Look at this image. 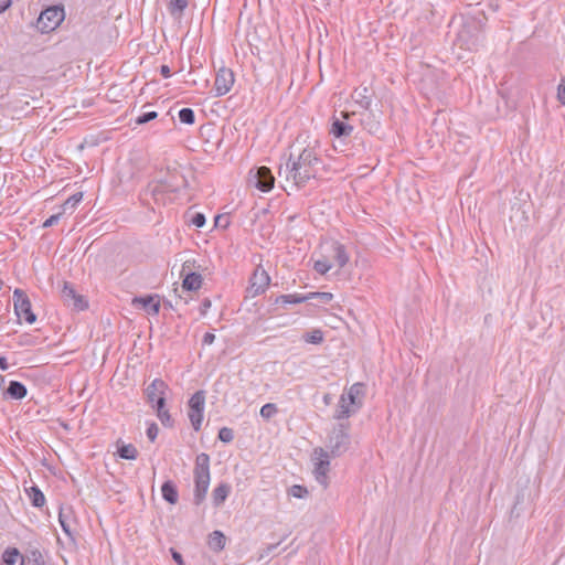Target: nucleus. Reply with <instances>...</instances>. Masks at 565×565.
I'll return each mask as SVG.
<instances>
[{
    "label": "nucleus",
    "mask_w": 565,
    "mask_h": 565,
    "mask_svg": "<svg viewBox=\"0 0 565 565\" xmlns=\"http://www.w3.org/2000/svg\"><path fill=\"white\" fill-rule=\"evenodd\" d=\"M321 163L316 150L307 147L296 158L290 154L285 166L280 164L278 175H284L286 180H292L297 188H302L317 177L318 166Z\"/></svg>",
    "instance_id": "f257e3e1"
},
{
    "label": "nucleus",
    "mask_w": 565,
    "mask_h": 565,
    "mask_svg": "<svg viewBox=\"0 0 565 565\" xmlns=\"http://www.w3.org/2000/svg\"><path fill=\"white\" fill-rule=\"evenodd\" d=\"M364 384L354 383L348 391L340 395L333 418L342 420L356 414L363 405Z\"/></svg>",
    "instance_id": "f03ea898"
},
{
    "label": "nucleus",
    "mask_w": 565,
    "mask_h": 565,
    "mask_svg": "<svg viewBox=\"0 0 565 565\" xmlns=\"http://www.w3.org/2000/svg\"><path fill=\"white\" fill-rule=\"evenodd\" d=\"M193 503L195 505H200L205 500L211 481L210 456L207 454L201 452L196 456L193 469Z\"/></svg>",
    "instance_id": "7ed1b4c3"
},
{
    "label": "nucleus",
    "mask_w": 565,
    "mask_h": 565,
    "mask_svg": "<svg viewBox=\"0 0 565 565\" xmlns=\"http://www.w3.org/2000/svg\"><path fill=\"white\" fill-rule=\"evenodd\" d=\"M350 424L339 423L337 424L330 435L328 436L327 448L330 455L335 458L342 456L350 447Z\"/></svg>",
    "instance_id": "20e7f679"
},
{
    "label": "nucleus",
    "mask_w": 565,
    "mask_h": 565,
    "mask_svg": "<svg viewBox=\"0 0 565 565\" xmlns=\"http://www.w3.org/2000/svg\"><path fill=\"white\" fill-rule=\"evenodd\" d=\"M65 19V10L62 4L44 9L36 21V28L42 33L54 31Z\"/></svg>",
    "instance_id": "39448f33"
},
{
    "label": "nucleus",
    "mask_w": 565,
    "mask_h": 565,
    "mask_svg": "<svg viewBox=\"0 0 565 565\" xmlns=\"http://www.w3.org/2000/svg\"><path fill=\"white\" fill-rule=\"evenodd\" d=\"M312 456L315 460V478L326 489L329 484L330 455L324 448L317 447L313 449Z\"/></svg>",
    "instance_id": "423d86ee"
},
{
    "label": "nucleus",
    "mask_w": 565,
    "mask_h": 565,
    "mask_svg": "<svg viewBox=\"0 0 565 565\" xmlns=\"http://www.w3.org/2000/svg\"><path fill=\"white\" fill-rule=\"evenodd\" d=\"M13 306L14 313L19 321L21 318L29 324H33L36 321V315L32 310L30 298L22 289H14L13 291Z\"/></svg>",
    "instance_id": "0eeeda50"
},
{
    "label": "nucleus",
    "mask_w": 565,
    "mask_h": 565,
    "mask_svg": "<svg viewBox=\"0 0 565 565\" xmlns=\"http://www.w3.org/2000/svg\"><path fill=\"white\" fill-rule=\"evenodd\" d=\"M189 419L195 431L201 429L203 422V413L205 405V392L203 390L196 391L189 399Z\"/></svg>",
    "instance_id": "6e6552de"
},
{
    "label": "nucleus",
    "mask_w": 565,
    "mask_h": 565,
    "mask_svg": "<svg viewBox=\"0 0 565 565\" xmlns=\"http://www.w3.org/2000/svg\"><path fill=\"white\" fill-rule=\"evenodd\" d=\"M169 392L168 384L162 379H154L146 388L145 395L147 403L152 407L159 406L158 399L162 398L163 404L167 401V393Z\"/></svg>",
    "instance_id": "1a4fd4ad"
},
{
    "label": "nucleus",
    "mask_w": 565,
    "mask_h": 565,
    "mask_svg": "<svg viewBox=\"0 0 565 565\" xmlns=\"http://www.w3.org/2000/svg\"><path fill=\"white\" fill-rule=\"evenodd\" d=\"M194 260L184 262L180 273V276L182 277V288L188 291H196L203 284L202 275L191 270V267L194 265Z\"/></svg>",
    "instance_id": "9d476101"
},
{
    "label": "nucleus",
    "mask_w": 565,
    "mask_h": 565,
    "mask_svg": "<svg viewBox=\"0 0 565 565\" xmlns=\"http://www.w3.org/2000/svg\"><path fill=\"white\" fill-rule=\"evenodd\" d=\"M234 73L231 68L221 67L215 76L214 90L215 96L221 97L227 94L234 84Z\"/></svg>",
    "instance_id": "9b49d317"
},
{
    "label": "nucleus",
    "mask_w": 565,
    "mask_h": 565,
    "mask_svg": "<svg viewBox=\"0 0 565 565\" xmlns=\"http://www.w3.org/2000/svg\"><path fill=\"white\" fill-rule=\"evenodd\" d=\"M350 118L348 111H341L340 117L333 116L331 118L330 134L335 138H347L353 132V126L349 125L347 120Z\"/></svg>",
    "instance_id": "f8f14e48"
},
{
    "label": "nucleus",
    "mask_w": 565,
    "mask_h": 565,
    "mask_svg": "<svg viewBox=\"0 0 565 565\" xmlns=\"http://www.w3.org/2000/svg\"><path fill=\"white\" fill-rule=\"evenodd\" d=\"M188 180L184 175H172L171 180H161L159 181L151 190L152 195L157 196L159 193H163L166 191L169 192H178L181 186H186Z\"/></svg>",
    "instance_id": "ddd939ff"
},
{
    "label": "nucleus",
    "mask_w": 565,
    "mask_h": 565,
    "mask_svg": "<svg viewBox=\"0 0 565 565\" xmlns=\"http://www.w3.org/2000/svg\"><path fill=\"white\" fill-rule=\"evenodd\" d=\"M253 178L255 180L254 185L263 192H268L274 186L275 178L267 167L256 168Z\"/></svg>",
    "instance_id": "4468645a"
},
{
    "label": "nucleus",
    "mask_w": 565,
    "mask_h": 565,
    "mask_svg": "<svg viewBox=\"0 0 565 565\" xmlns=\"http://www.w3.org/2000/svg\"><path fill=\"white\" fill-rule=\"evenodd\" d=\"M270 282V277L266 270L256 268L253 276L250 277V286L248 291L252 296L263 294Z\"/></svg>",
    "instance_id": "2eb2a0df"
},
{
    "label": "nucleus",
    "mask_w": 565,
    "mask_h": 565,
    "mask_svg": "<svg viewBox=\"0 0 565 565\" xmlns=\"http://www.w3.org/2000/svg\"><path fill=\"white\" fill-rule=\"evenodd\" d=\"M374 96V90L364 84L356 87L351 97L363 109H370Z\"/></svg>",
    "instance_id": "dca6fc26"
},
{
    "label": "nucleus",
    "mask_w": 565,
    "mask_h": 565,
    "mask_svg": "<svg viewBox=\"0 0 565 565\" xmlns=\"http://www.w3.org/2000/svg\"><path fill=\"white\" fill-rule=\"evenodd\" d=\"M62 297L65 301H73L74 308L84 310L88 307L87 301L83 296L77 295L74 286L71 282L65 281L62 289Z\"/></svg>",
    "instance_id": "f3484780"
},
{
    "label": "nucleus",
    "mask_w": 565,
    "mask_h": 565,
    "mask_svg": "<svg viewBox=\"0 0 565 565\" xmlns=\"http://www.w3.org/2000/svg\"><path fill=\"white\" fill-rule=\"evenodd\" d=\"M132 305H141L149 315H158L160 310V300L158 295H147L145 297H135Z\"/></svg>",
    "instance_id": "a211bd4d"
},
{
    "label": "nucleus",
    "mask_w": 565,
    "mask_h": 565,
    "mask_svg": "<svg viewBox=\"0 0 565 565\" xmlns=\"http://www.w3.org/2000/svg\"><path fill=\"white\" fill-rule=\"evenodd\" d=\"M231 493V486L226 482L218 483L212 491V502L213 505L218 508L221 507L228 494Z\"/></svg>",
    "instance_id": "6ab92c4d"
},
{
    "label": "nucleus",
    "mask_w": 565,
    "mask_h": 565,
    "mask_svg": "<svg viewBox=\"0 0 565 565\" xmlns=\"http://www.w3.org/2000/svg\"><path fill=\"white\" fill-rule=\"evenodd\" d=\"M26 386L19 381H10L4 395L12 399H22L26 396Z\"/></svg>",
    "instance_id": "aec40b11"
},
{
    "label": "nucleus",
    "mask_w": 565,
    "mask_h": 565,
    "mask_svg": "<svg viewBox=\"0 0 565 565\" xmlns=\"http://www.w3.org/2000/svg\"><path fill=\"white\" fill-rule=\"evenodd\" d=\"M162 498L170 504L178 503L179 492L175 483L172 480H167L161 486Z\"/></svg>",
    "instance_id": "412c9836"
},
{
    "label": "nucleus",
    "mask_w": 565,
    "mask_h": 565,
    "mask_svg": "<svg viewBox=\"0 0 565 565\" xmlns=\"http://www.w3.org/2000/svg\"><path fill=\"white\" fill-rule=\"evenodd\" d=\"M2 562L4 565H24V556L17 547H7L2 553Z\"/></svg>",
    "instance_id": "4be33fe9"
},
{
    "label": "nucleus",
    "mask_w": 565,
    "mask_h": 565,
    "mask_svg": "<svg viewBox=\"0 0 565 565\" xmlns=\"http://www.w3.org/2000/svg\"><path fill=\"white\" fill-rule=\"evenodd\" d=\"M209 547L214 552H221L225 548L226 536L223 532L215 530L209 535Z\"/></svg>",
    "instance_id": "5701e85b"
},
{
    "label": "nucleus",
    "mask_w": 565,
    "mask_h": 565,
    "mask_svg": "<svg viewBox=\"0 0 565 565\" xmlns=\"http://www.w3.org/2000/svg\"><path fill=\"white\" fill-rule=\"evenodd\" d=\"M159 406L154 407L157 417L164 427L172 428L174 426V419L172 418L169 411L166 408L162 398L158 399Z\"/></svg>",
    "instance_id": "b1692460"
},
{
    "label": "nucleus",
    "mask_w": 565,
    "mask_h": 565,
    "mask_svg": "<svg viewBox=\"0 0 565 565\" xmlns=\"http://www.w3.org/2000/svg\"><path fill=\"white\" fill-rule=\"evenodd\" d=\"M333 257L339 266V268H343L349 263V255L347 253L345 246L339 242L332 243Z\"/></svg>",
    "instance_id": "393cba45"
},
{
    "label": "nucleus",
    "mask_w": 565,
    "mask_h": 565,
    "mask_svg": "<svg viewBox=\"0 0 565 565\" xmlns=\"http://www.w3.org/2000/svg\"><path fill=\"white\" fill-rule=\"evenodd\" d=\"M26 493L33 507L42 508L44 505L45 497L38 486H32Z\"/></svg>",
    "instance_id": "a878e982"
},
{
    "label": "nucleus",
    "mask_w": 565,
    "mask_h": 565,
    "mask_svg": "<svg viewBox=\"0 0 565 565\" xmlns=\"http://www.w3.org/2000/svg\"><path fill=\"white\" fill-rule=\"evenodd\" d=\"M188 4L189 0H170L168 3V10L172 17L181 18Z\"/></svg>",
    "instance_id": "bb28decb"
},
{
    "label": "nucleus",
    "mask_w": 565,
    "mask_h": 565,
    "mask_svg": "<svg viewBox=\"0 0 565 565\" xmlns=\"http://www.w3.org/2000/svg\"><path fill=\"white\" fill-rule=\"evenodd\" d=\"M117 454L121 459L135 460L138 457V450L132 444L121 445L117 449Z\"/></svg>",
    "instance_id": "cd10ccee"
},
{
    "label": "nucleus",
    "mask_w": 565,
    "mask_h": 565,
    "mask_svg": "<svg viewBox=\"0 0 565 565\" xmlns=\"http://www.w3.org/2000/svg\"><path fill=\"white\" fill-rule=\"evenodd\" d=\"M309 300V297L307 295L300 296V295H280L276 297L275 303H301Z\"/></svg>",
    "instance_id": "c85d7f7f"
},
{
    "label": "nucleus",
    "mask_w": 565,
    "mask_h": 565,
    "mask_svg": "<svg viewBox=\"0 0 565 565\" xmlns=\"http://www.w3.org/2000/svg\"><path fill=\"white\" fill-rule=\"evenodd\" d=\"M58 521H60V524H61L64 533L67 536H70L71 539H73L74 529L72 527V523L70 521L68 514L66 513V511L64 509L60 510Z\"/></svg>",
    "instance_id": "c756f323"
},
{
    "label": "nucleus",
    "mask_w": 565,
    "mask_h": 565,
    "mask_svg": "<svg viewBox=\"0 0 565 565\" xmlns=\"http://www.w3.org/2000/svg\"><path fill=\"white\" fill-rule=\"evenodd\" d=\"M302 339L307 343L311 344H320L323 342V332L320 329H313L311 331L306 332L302 335Z\"/></svg>",
    "instance_id": "7c9ffc66"
},
{
    "label": "nucleus",
    "mask_w": 565,
    "mask_h": 565,
    "mask_svg": "<svg viewBox=\"0 0 565 565\" xmlns=\"http://www.w3.org/2000/svg\"><path fill=\"white\" fill-rule=\"evenodd\" d=\"M179 119L182 124L193 125L195 121V114L192 108H182L179 110Z\"/></svg>",
    "instance_id": "2f4dec72"
},
{
    "label": "nucleus",
    "mask_w": 565,
    "mask_h": 565,
    "mask_svg": "<svg viewBox=\"0 0 565 565\" xmlns=\"http://www.w3.org/2000/svg\"><path fill=\"white\" fill-rule=\"evenodd\" d=\"M307 297L310 299H317L321 303H329L333 299V295L331 292H324V291H316V292H309L307 294Z\"/></svg>",
    "instance_id": "473e14b6"
},
{
    "label": "nucleus",
    "mask_w": 565,
    "mask_h": 565,
    "mask_svg": "<svg viewBox=\"0 0 565 565\" xmlns=\"http://www.w3.org/2000/svg\"><path fill=\"white\" fill-rule=\"evenodd\" d=\"M277 412L278 408L276 404L267 403L262 406L259 414L264 419H270Z\"/></svg>",
    "instance_id": "72a5a7b5"
},
{
    "label": "nucleus",
    "mask_w": 565,
    "mask_h": 565,
    "mask_svg": "<svg viewBox=\"0 0 565 565\" xmlns=\"http://www.w3.org/2000/svg\"><path fill=\"white\" fill-rule=\"evenodd\" d=\"M83 200V193L82 192H76L74 193L73 195H71L63 204V209L64 211L68 210V209H75L77 204L81 203V201Z\"/></svg>",
    "instance_id": "f704fd0d"
},
{
    "label": "nucleus",
    "mask_w": 565,
    "mask_h": 565,
    "mask_svg": "<svg viewBox=\"0 0 565 565\" xmlns=\"http://www.w3.org/2000/svg\"><path fill=\"white\" fill-rule=\"evenodd\" d=\"M308 490L306 487L301 484H294L289 488L288 494L292 495L294 498L303 499L308 495Z\"/></svg>",
    "instance_id": "c9c22d12"
},
{
    "label": "nucleus",
    "mask_w": 565,
    "mask_h": 565,
    "mask_svg": "<svg viewBox=\"0 0 565 565\" xmlns=\"http://www.w3.org/2000/svg\"><path fill=\"white\" fill-rule=\"evenodd\" d=\"M331 267L332 265L328 259H318L313 264V269L320 275H326L331 269Z\"/></svg>",
    "instance_id": "e433bc0d"
},
{
    "label": "nucleus",
    "mask_w": 565,
    "mask_h": 565,
    "mask_svg": "<svg viewBox=\"0 0 565 565\" xmlns=\"http://www.w3.org/2000/svg\"><path fill=\"white\" fill-rule=\"evenodd\" d=\"M217 438L225 443V444H228L231 441H233L234 439V431L232 428H228V427H222L220 430H218V435H217Z\"/></svg>",
    "instance_id": "4c0bfd02"
},
{
    "label": "nucleus",
    "mask_w": 565,
    "mask_h": 565,
    "mask_svg": "<svg viewBox=\"0 0 565 565\" xmlns=\"http://www.w3.org/2000/svg\"><path fill=\"white\" fill-rule=\"evenodd\" d=\"M158 117L157 111H146L136 118V124L143 125Z\"/></svg>",
    "instance_id": "58836bf2"
},
{
    "label": "nucleus",
    "mask_w": 565,
    "mask_h": 565,
    "mask_svg": "<svg viewBox=\"0 0 565 565\" xmlns=\"http://www.w3.org/2000/svg\"><path fill=\"white\" fill-rule=\"evenodd\" d=\"M29 561L32 563V565H45L43 555L39 550H33L30 552Z\"/></svg>",
    "instance_id": "ea45409f"
},
{
    "label": "nucleus",
    "mask_w": 565,
    "mask_h": 565,
    "mask_svg": "<svg viewBox=\"0 0 565 565\" xmlns=\"http://www.w3.org/2000/svg\"><path fill=\"white\" fill-rule=\"evenodd\" d=\"M190 222H191L192 225H194L195 227L200 228V227H203L205 225L206 218H205V215L203 213L196 212V213H194L192 215Z\"/></svg>",
    "instance_id": "a19ab883"
},
{
    "label": "nucleus",
    "mask_w": 565,
    "mask_h": 565,
    "mask_svg": "<svg viewBox=\"0 0 565 565\" xmlns=\"http://www.w3.org/2000/svg\"><path fill=\"white\" fill-rule=\"evenodd\" d=\"M158 433H159L158 425L154 422L150 423L147 427L146 434H147L148 439L151 443H153L157 439Z\"/></svg>",
    "instance_id": "79ce46f5"
},
{
    "label": "nucleus",
    "mask_w": 565,
    "mask_h": 565,
    "mask_svg": "<svg viewBox=\"0 0 565 565\" xmlns=\"http://www.w3.org/2000/svg\"><path fill=\"white\" fill-rule=\"evenodd\" d=\"M557 99L558 102L565 106V82L561 81L557 87Z\"/></svg>",
    "instance_id": "37998d69"
},
{
    "label": "nucleus",
    "mask_w": 565,
    "mask_h": 565,
    "mask_svg": "<svg viewBox=\"0 0 565 565\" xmlns=\"http://www.w3.org/2000/svg\"><path fill=\"white\" fill-rule=\"evenodd\" d=\"M61 215H62V213H57V214L51 215L49 218H46L44 221L43 227L46 228V227H51L54 224H56L58 222Z\"/></svg>",
    "instance_id": "c03bdc74"
},
{
    "label": "nucleus",
    "mask_w": 565,
    "mask_h": 565,
    "mask_svg": "<svg viewBox=\"0 0 565 565\" xmlns=\"http://www.w3.org/2000/svg\"><path fill=\"white\" fill-rule=\"evenodd\" d=\"M211 300L209 298H204L200 305V313L202 316H205L209 311V309L211 308Z\"/></svg>",
    "instance_id": "a18cd8bd"
},
{
    "label": "nucleus",
    "mask_w": 565,
    "mask_h": 565,
    "mask_svg": "<svg viewBox=\"0 0 565 565\" xmlns=\"http://www.w3.org/2000/svg\"><path fill=\"white\" fill-rule=\"evenodd\" d=\"M215 340V334L212 332H206L203 335L202 344L203 345H211Z\"/></svg>",
    "instance_id": "49530a36"
},
{
    "label": "nucleus",
    "mask_w": 565,
    "mask_h": 565,
    "mask_svg": "<svg viewBox=\"0 0 565 565\" xmlns=\"http://www.w3.org/2000/svg\"><path fill=\"white\" fill-rule=\"evenodd\" d=\"M171 556L173 558V561L178 564V565H185L184 564V561H183V557L181 555V553H179L178 551H175L174 548H171Z\"/></svg>",
    "instance_id": "de8ad7c7"
},
{
    "label": "nucleus",
    "mask_w": 565,
    "mask_h": 565,
    "mask_svg": "<svg viewBox=\"0 0 565 565\" xmlns=\"http://www.w3.org/2000/svg\"><path fill=\"white\" fill-rule=\"evenodd\" d=\"M12 4V0H0V13H3Z\"/></svg>",
    "instance_id": "09e8293b"
},
{
    "label": "nucleus",
    "mask_w": 565,
    "mask_h": 565,
    "mask_svg": "<svg viewBox=\"0 0 565 565\" xmlns=\"http://www.w3.org/2000/svg\"><path fill=\"white\" fill-rule=\"evenodd\" d=\"M160 74L164 77V78H168L171 76V71H170V67L166 64L161 65L160 66Z\"/></svg>",
    "instance_id": "8fccbe9b"
},
{
    "label": "nucleus",
    "mask_w": 565,
    "mask_h": 565,
    "mask_svg": "<svg viewBox=\"0 0 565 565\" xmlns=\"http://www.w3.org/2000/svg\"><path fill=\"white\" fill-rule=\"evenodd\" d=\"M380 129H381V125H380V122H379V121H374V122H372V125L370 126L369 131H370L371 134H376Z\"/></svg>",
    "instance_id": "3c124183"
},
{
    "label": "nucleus",
    "mask_w": 565,
    "mask_h": 565,
    "mask_svg": "<svg viewBox=\"0 0 565 565\" xmlns=\"http://www.w3.org/2000/svg\"><path fill=\"white\" fill-rule=\"evenodd\" d=\"M9 367L8 361L6 356H0V370L7 371Z\"/></svg>",
    "instance_id": "603ef678"
},
{
    "label": "nucleus",
    "mask_w": 565,
    "mask_h": 565,
    "mask_svg": "<svg viewBox=\"0 0 565 565\" xmlns=\"http://www.w3.org/2000/svg\"><path fill=\"white\" fill-rule=\"evenodd\" d=\"M323 403L324 405H330L332 403V395L327 393L323 395Z\"/></svg>",
    "instance_id": "864d4df0"
},
{
    "label": "nucleus",
    "mask_w": 565,
    "mask_h": 565,
    "mask_svg": "<svg viewBox=\"0 0 565 565\" xmlns=\"http://www.w3.org/2000/svg\"><path fill=\"white\" fill-rule=\"evenodd\" d=\"M520 500H521L520 495H516V501H515V504H514V507L512 509V513L515 511L516 504L520 503Z\"/></svg>",
    "instance_id": "5fc2aeb1"
},
{
    "label": "nucleus",
    "mask_w": 565,
    "mask_h": 565,
    "mask_svg": "<svg viewBox=\"0 0 565 565\" xmlns=\"http://www.w3.org/2000/svg\"><path fill=\"white\" fill-rule=\"evenodd\" d=\"M163 303H164V306H166V307H168V308H171V309L173 308V307H172V303H171L169 300H166Z\"/></svg>",
    "instance_id": "6e6d98bb"
},
{
    "label": "nucleus",
    "mask_w": 565,
    "mask_h": 565,
    "mask_svg": "<svg viewBox=\"0 0 565 565\" xmlns=\"http://www.w3.org/2000/svg\"><path fill=\"white\" fill-rule=\"evenodd\" d=\"M562 81H564V82H565V77H564V78H562Z\"/></svg>",
    "instance_id": "4d7b16f0"
}]
</instances>
